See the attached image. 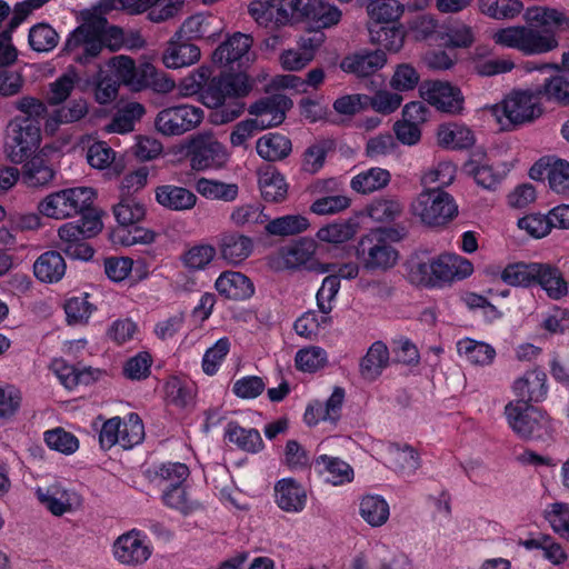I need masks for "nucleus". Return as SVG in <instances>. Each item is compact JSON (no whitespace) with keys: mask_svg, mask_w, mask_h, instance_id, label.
Segmentation results:
<instances>
[{"mask_svg":"<svg viewBox=\"0 0 569 569\" xmlns=\"http://www.w3.org/2000/svg\"><path fill=\"white\" fill-rule=\"evenodd\" d=\"M523 20L525 24L496 30L492 41L525 56H536L553 51L559 47L558 34L569 33V11L533 6L526 9Z\"/></svg>","mask_w":569,"mask_h":569,"instance_id":"obj_1","label":"nucleus"},{"mask_svg":"<svg viewBox=\"0 0 569 569\" xmlns=\"http://www.w3.org/2000/svg\"><path fill=\"white\" fill-rule=\"evenodd\" d=\"M251 89L252 83L246 73H221L200 89V97L204 106L217 109L212 113L213 122L222 124L240 117L244 109L243 102L233 100L226 104V99L244 97Z\"/></svg>","mask_w":569,"mask_h":569,"instance_id":"obj_2","label":"nucleus"},{"mask_svg":"<svg viewBox=\"0 0 569 569\" xmlns=\"http://www.w3.org/2000/svg\"><path fill=\"white\" fill-rule=\"evenodd\" d=\"M96 192L91 188H69L57 192H52L44 197L38 203V211L40 214L62 220L81 216V220H84L86 216L90 213H99L94 207Z\"/></svg>","mask_w":569,"mask_h":569,"instance_id":"obj_3","label":"nucleus"},{"mask_svg":"<svg viewBox=\"0 0 569 569\" xmlns=\"http://www.w3.org/2000/svg\"><path fill=\"white\" fill-rule=\"evenodd\" d=\"M107 19L101 14H90L69 36L63 51L72 54L73 60L80 64H88L99 57L104 48L106 41L101 39Z\"/></svg>","mask_w":569,"mask_h":569,"instance_id":"obj_4","label":"nucleus"},{"mask_svg":"<svg viewBox=\"0 0 569 569\" xmlns=\"http://www.w3.org/2000/svg\"><path fill=\"white\" fill-rule=\"evenodd\" d=\"M102 229L100 213L86 216L80 223H64L58 229L57 248L71 259L89 260L94 250L86 239L97 234Z\"/></svg>","mask_w":569,"mask_h":569,"instance_id":"obj_5","label":"nucleus"},{"mask_svg":"<svg viewBox=\"0 0 569 569\" xmlns=\"http://www.w3.org/2000/svg\"><path fill=\"white\" fill-rule=\"evenodd\" d=\"M410 212L422 223L439 227L451 221L458 208L448 192L440 188H428L411 202Z\"/></svg>","mask_w":569,"mask_h":569,"instance_id":"obj_6","label":"nucleus"},{"mask_svg":"<svg viewBox=\"0 0 569 569\" xmlns=\"http://www.w3.org/2000/svg\"><path fill=\"white\" fill-rule=\"evenodd\" d=\"M512 430L522 439H542L549 435L548 416L531 405L510 402L505 409Z\"/></svg>","mask_w":569,"mask_h":569,"instance_id":"obj_7","label":"nucleus"},{"mask_svg":"<svg viewBox=\"0 0 569 569\" xmlns=\"http://www.w3.org/2000/svg\"><path fill=\"white\" fill-rule=\"evenodd\" d=\"M40 140L39 126L29 118L9 122L6 132L4 150L11 162L22 163L37 148Z\"/></svg>","mask_w":569,"mask_h":569,"instance_id":"obj_8","label":"nucleus"},{"mask_svg":"<svg viewBox=\"0 0 569 569\" xmlns=\"http://www.w3.org/2000/svg\"><path fill=\"white\" fill-rule=\"evenodd\" d=\"M358 258L368 271H388L399 259L398 250L381 238L379 232H369L363 236L357 248Z\"/></svg>","mask_w":569,"mask_h":569,"instance_id":"obj_9","label":"nucleus"},{"mask_svg":"<svg viewBox=\"0 0 569 569\" xmlns=\"http://www.w3.org/2000/svg\"><path fill=\"white\" fill-rule=\"evenodd\" d=\"M187 158L196 171L221 168L228 160L224 147L210 132L191 137L187 144Z\"/></svg>","mask_w":569,"mask_h":569,"instance_id":"obj_10","label":"nucleus"},{"mask_svg":"<svg viewBox=\"0 0 569 569\" xmlns=\"http://www.w3.org/2000/svg\"><path fill=\"white\" fill-rule=\"evenodd\" d=\"M203 119L200 108L181 104L162 109L156 117L154 127L166 137L181 136L197 128Z\"/></svg>","mask_w":569,"mask_h":569,"instance_id":"obj_11","label":"nucleus"},{"mask_svg":"<svg viewBox=\"0 0 569 569\" xmlns=\"http://www.w3.org/2000/svg\"><path fill=\"white\" fill-rule=\"evenodd\" d=\"M537 93V88L515 91L502 101L503 114L510 123L531 122L542 114L541 98Z\"/></svg>","mask_w":569,"mask_h":569,"instance_id":"obj_12","label":"nucleus"},{"mask_svg":"<svg viewBox=\"0 0 569 569\" xmlns=\"http://www.w3.org/2000/svg\"><path fill=\"white\" fill-rule=\"evenodd\" d=\"M421 97L437 110L459 114L463 110L465 98L458 87L440 80L425 81L420 86Z\"/></svg>","mask_w":569,"mask_h":569,"instance_id":"obj_13","label":"nucleus"},{"mask_svg":"<svg viewBox=\"0 0 569 569\" xmlns=\"http://www.w3.org/2000/svg\"><path fill=\"white\" fill-rule=\"evenodd\" d=\"M290 98L282 93L263 97L252 103L248 111L256 116L253 119L260 129H267L281 124L286 119V112L292 108Z\"/></svg>","mask_w":569,"mask_h":569,"instance_id":"obj_14","label":"nucleus"},{"mask_svg":"<svg viewBox=\"0 0 569 569\" xmlns=\"http://www.w3.org/2000/svg\"><path fill=\"white\" fill-rule=\"evenodd\" d=\"M107 66L112 72L111 78L113 80L136 91H139V84L142 83V78L150 76L151 72L148 62L136 66L132 58L122 54L112 57Z\"/></svg>","mask_w":569,"mask_h":569,"instance_id":"obj_15","label":"nucleus"},{"mask_svg":"<svg viewBox=\"0 0 569 569\" xmlns=\"http://www.w3.org/2000/svg\"><path fill=\"white\" fill-rule=\"evenodd\" d=\"M317 252V243L315 240L303 238L292 246L282 250V258L287 268H298L307 266L309 270L319 272L330 271V264H321L313 259Z\"/></svg>","mask_w":569,"mask_h":569,"instance_id":"obj_16","label":"nucleus"},{"mask_svg":"<svg viewBox=\"0 0 569 569\" xmlns=\"http://www.w3.org/2000/svg\"><path fill=\"white\" fill-rule=\"evenodd\" d=\"M386 63V54L381 50L362 51L343 58L340 63L345 72L357 77H369Z\"/></svg>","mask_w":569,"mask_h":569,"instance_id":"obj_17","label":"nucleus"},{"mask_svg":"<svg viewBox=\"0 0 569 569\" xmlns=\"http://www.w3.org/2000/svg\"><path fill=\"white\" fill-rule=\"evenodd\" d=\"M200 59V49L184 39L173 36L162 54L167 68L178 69L196 63Z\"/></svg>","mask_w":569,"mask_h":569,"instance_id":"obj_18","label":"nucleus"},{"mask_svg":"<svg viewBox=\"0 0 569 569\" xmlns=\"http://www.w3.org/2000/svg\"><path fill=\"white\" fill-rule=\"evenodd\" d=\"M252 43L250 34L236 32L213 51L212 61L219 66H228L247 54Z\"/></svg>","mask_w":569,"mask_h":569,"instance_id":"obj_19","label":"nucleus"},{"mask_svg":"<svg viewBox=\"0 0 569 569\" xmlns=\"http://www.w3.org/2000/svg\"><path fill=\"white\" fill-rule=\"evenodd\" d=\"M216 289L221 296L233 300H243L253 295L251 280L241 272L226 271L216 281Z\"/></svg>","mask_w":569,"mask_h":569,"instance_id":"obj_20","label":"nucleus"},{"mask_svg":"<svg viewBox=\"0 0 569 569\" xmlns=\"http://www.w3.org/2000/svg\"><path fill=\"white\" fill-rule=\"evenodd\" d=\"M158 203L169 210L184 211L197 203V196L189 189L173 184H163L156 189Z\"/></svg>","mask_w":569,"mask_h":569,"instance_id":"obj_21","label":"nucleus"},{"mask_svg":"<svg viewBox=\"0 0 569 569\" xmlns=\"http://www.w3.org/2000/svg\"><path fill=\"white\" fill-rule=\"evenodd\" d=\"M407 0H357L359 7L365 8L368 17L377 23L395 22L405 12Z\"/></svg>","mask_w":569,"mask_h":569,"instance_id":"obj_22","label":"nucleus"},{"mask_svg":"<svg viewBox=\"0 0 569 569\" xmlns=\"http://www.w3.org/2000/svg\"><path fill=\"white\" fill-rule=\"evenodd\" d=\"M114 556L124 565H137L146 561L150 552L136 533L129 532L114 542Z\"/></svg>","mask_w":569,"mask_h":569,"instance_id":"obj_23","label":"nucleus"},{"mask_svg":"<svg viewBox=\"0 0 569 569\" xmlns=\"http://www.w3.org/2000/svg\"><path fill=\"white\" fill-rule=\"evenodd\" d=\"M221 257L237 264L246 260L252 251V240L237 232L223 233L219 240Z\"/></svg>","mask_w":569,"mask_h":569,"instance_id":"obj_24","label":"nucleus"},{"mask_svg":"<svg viewBox=\"0 0 569 569\" xmlns=\"http://www.w3.org/2000/svg\"><path fill=\"white\" fill-rule=\"evenodd\" d=\"M67 264L58 251L42 253L33 264V272L37 279L46 283L58 282L66 273Z\"/></svg>","mask_w":569,"mask_h":569,"instance_id":"obj_25","label":"nucleus"},{"mask_svg":"<svg viewBox=\"0 0 569 569\" xmlns=\"http://www.w3.org/2000/svg\"><path fill=\"white\" fill-rule=\"evenodd\" d=\"M54 176L51 164L42 156H34L22 166L21 181L29 188H38L49 184Z\"/></svg>","mask_w":569,"mask_h":569,"instance_id":"obj_26","label":"nucleus"},{"mask_svg":"<svg viewBox=\"0 0 569 569\" xmlns=\"http://www.w3.org/2000/svg\"><path fill=\"white\" fill-rule=\"evenodd\" d=\"M546 373L538 370L528 371L519 378L513 386L517 402L529 405L531 401H538L546 392Z\"/></svg>","mask_w":569,"mask_h":569,"instance_id":"obj_27","label":"nucleus"},{"mask_svg":"<svg viewBox=\"0 0 569 569\" xmlns=\"http://www.w3.org/2000/svg\"><path fill=\"white\" fill-rule=\"evenodd\" d=\"M535 283H539L552 299H560L568 293V284L561 271L549 263H537Z\"/></svg>","mask_w":569,"mask_h":569,"instance_id":"obj_28","label":"nucleus"},{"mask_svg":"<svg viewBox=\"0 0 569 569\" xmlns=\"http://www.w3.org/2000/svg\"><path fill=\"white\" fill-rule=\"evenodd\" d=\"M306 490L292 479L280 480L276 486V501L288 512H298L303 509Z\"/></svg>","mask_w":569,"mask_h":569,"instance_id":"obj_29","label":"nucleus"},{"mask_svg":"<svg viewBox=\"0 0 569 569\" xmlns=\"http://www.w3.org/2000/svg\"><path fill=\"white\" fill-rule=\"evenodd\" d=\"M438 143L445 148L467 149L475 144L473 132L458 123L440 124L437 131Z\"/></svg>","mask_w":569,"mask_h":569,"instance_id":"obj_30","label":"nucleus"},{"mask_svg":"<svg viewBox=\"0 0 569 569\" xmlns=\"http://www.w3.org/2000/svg\"><path fill=\"white\" fill-rule=\"evenodd\" d=\"M389 363V351L381 341L371 345L360 362V373L365 380L373 381L387 368Z\"/></svg>","mask_w":569,"mask_h":569,"instance_id":"obj_31","label":"nucleus"},{"mask_svg":"<svg viewBox=\"0 0 569 569\" xmlns=\"http://www.w3.org/2000/svg\"><path fill=\"white\" fill-rule=\"evenodd\" d=\"M291 141L279 133H269L257 141L258 154L268 161H279L287 158L291 152Z\"/></svg>","mask_w":569,"mask_h":569,"instance_id":"obj_32","label":"nucleus"},{"mask_svg":"<svg viewBox=\"0 0 569 569\" xmlns=\"http://www.w3.org/2000/svg\"><path fill=\"white\" fill-rule=\"evenodd\" d=\"M478 10L495 20H512L523 10L520 0H478Z\"/></svg>","mask_w":569,"mask_h":569,"instance_id":"obj_33","label":"nucleus"},{"mask_svg":"<svg viewBox=\"0 0 569 569\" xmlns=\"http://www.w3.org/2000/svg\"><path fill=\"white\" fill-rule=\"evenodd\" d=\"M37 495L54 516H62L72 509L71 495L58 483L49 486L46 490L39 488Z\"/></svg>","mask_w":569,"mask_h":569,"instance_id":"obj_34","label":"nucleus"},{"mask_svg":"<svg viewBox=\"0 0 569 569\" xmlns=\"http://www.w3.org/2000/svg\"><path fill=\"white\" fill-rule=\"evenodd\" d=\"M146 109L139 102H129L119 109L106 129L109 132L127 133L133 130L134 122L140 120Z\"/></svg>","mask_w":569,"mask_h":569,"instance_id":"obj_35","label":"nucleus"},{"mask_svg":"<svg viewBox=\"0 0 569 569\" xmlns=\"http://www.w3.org/2000/svg\"><path fill=\"white\" fill-rule=\"evenodd\" d=\"M391 179L388 170L382 168H371L360 172L351 180V188L359 193H370L385 188Z\"/></svg>","mask_w":569,"mask_h":569,"instance_id":"obj_36","label":"nucleus"},{"mask_svg":"<svg viewBox=\"0 0 569 569\" xmlns=\"http://www.w3.org/2000/svg\"><path fill=\"white\" fill-rule=\"evenodd\" d=\"M113 214L121 228L130 227L143 219L144 206L132 196H121L113 207Z\"/></svg>","mask_w":569,"mask_h":569,"instance_id":"obj_37","label":"nucleus"},{"mask_svg":"<svg viewBox=\"0 0 569 569\" xmlns=\"http://www.w3.org/2000/svg\"><path fill=\"white\" fill-rule=\"evenodd\" d=\"M226 437L241 450L257 452L263 446L262 438L256 429H244L234 422L228 425Z\"/></svg>","mask_w":569,"mask_h":569,"instance_id":"obj_38","label":"nucleus"},{"mask_svg":"<svg viewBox=\"0 0 569 569\" xmlns=\"http://www.w3.org/2000/svg\"><path fill=\"white\" fill-rule=\"evenodd\" d=\"M197 191L207 199L231 202L238 197L236 183H224L218 180L201 178L197 182Z\"/></svg>","mask_w":569,"mask_h":569,"instance_id":"obj_39","label":"nucleus"},{"mask_svg":"<svg viewBox=\"0 0 569 569\" xmlns=\"http://www.w3.org/2000/svg\"><path fill=\"white\" fill-rule=\"evenodd\" d=\"M458 352L473 365L487 366L492 362L496 350L488 343L472 339H463L458 342Z\"/></svg>","mask_w":569,"mask_h":569,"instance_id":"obj_40","label":"nucleus"},{"mask_svg":"<svg viewBox=\"0 0 569 569\" xmlns=\"http://www.w3.org/2000/svg\"><path fill=\"white\" fill-rule=\"evenodd\" d=\"M537 262H515L501 272V280L512 287H530L535 283Z\"/></svg>","mask_w":569,"mask_h":569,"instance_id":"obj_41","label":"nucleus"},{"mask_svg":"<svg viewBox=\"0 0 569 569\" xmlns=\"http://www.w3.org/2000/svg\"><path fill=\"white\" fill-rule=\"evenodd\" d=\"M403 211V206L395 198H380L368 207L369 217L380 223L396 221Z\"/></svg>","mask_w":569,"mask_h":569,"instance_id":"obj_42","label":"nucleus"},{"mask_svg":"<svg viewBox=\"0 0 569 569\" xmlns=\"http://www.w3.org/2000/svg\"><path fill=\"white\" fill-rule=\"evenodd\" d=\"M261 196L266 201L279 202L287 196L284 178L277 171H264L259 178Z\"/></svg>","mask_w":569,"mask_h":569,"instance_id":"obj_43","label":"nucleus"},{"mask_svg":"<svg viewBox=\"0 0 569 569\" xmlns=\"http://www.w3.org/2000/svg\"><path fill=\"white\" fill-rule=\"evenodd\" d=\"M540 98L545 97L549 101L569 104V80L563 74H557L547 79L543 86L537 87Z\"/></svg>","mask_w":569,"mask_h":569,"instance_id":"obj_44","label":"nucleus"},{"mask_svg":"<svg viewBox=\"0 0 569 569\" xmlns=\"http://www.w3.org/2000/svg\"><path fill=\"white\" fill-rule=\"evenodd\" d=\"M360 512L369 525L378 527L388 520L389 506L379 497L368 496L360 503Z\"/></svg>","mask_w":569,"mask_h":569,"instance_id":"obj_45","label":"nucleus"},{"mask_svg":"<svg viewBox=\"0 0 569 569\" xmlns=\"http://www.w3.org/2000/svg\"><path fill=\"white\" fill-rule=\"evenodd\" d=\"M59 36L48 23L33 26L29 31V43L34 51L48 52L58 44Z\"/></svg>","mask_w":569,"mask_h":569,"instance_id":"obj_46","label":"nucleus"},{"mask_svg":"<svg viewBox=\"0 0 569 569\" xmlns=\"http://www.w3.org/2000/svg\"><path fill=\"white\" fill-rule=\"evenodd\" d=\"M308 220L302 216H284L271 220L266 226V231L274 236H291L305 231Z\"/></svg>","mask_w":569,"mask_h":569,"instance_id":"obj_47","label":"nucleus"},{"mask_svg":"<svg viewBox=\"0 0 569 569\" xmlns=\"http://www.w3.org/2000/svg\"><path fill=\"white\" fill-rule=\"evenodd\" d=\"M80 80L78 74L70 70L69 72L59 77L54 82L50 84L48 91V103L51 106H58L66 101L71 94L74 84Z\"/></svg>","mask_w":569,"mask_h":569,"instance_id":"obj_48","label":"nucleus"},{"mask_svg":"<svg viewBox=\"0 0 569 569\" xmlns=\"http://www.w3.org/2000/svg\"><path fill=\"white\" fill-rule=\"evenodd\" d=\"M547 179L550 188L559 194L569 193V162L556 159L547 164Z\"/></svg>","mask_w":569,"mask_h":569,"instance_id":"obj_49","label":"nucleus"},{"mask_svg":"<svg viewBox=\"0 0 569 569\" xmlns=\"http://www.w3.org/2000/svg\"><path fill=\"white\" fill-rule=\"evenodd\" d=\"M358 224L351 221H342L321 228L317 236L321 241L342 243L352 239L357 233Z\"/></svg>","mask_w":569,"mask_h":569,"instance_id":"obj_50","label":"nucleus"},{"mask_svg":"<svg viewBox=\"0 0 569 569\" xmlns=\"http://www.w3.org/2000/svg\"><path fill=\"white\" fill-rule=\"evenodd\" d=\"M463 169L485 189H493L500 181V176L486 162L482 163L476 159H470L465 163Z\"/></svg>","mask_w":569,"mask_h":569,"instance_id":"obj_51","label":"nucleus"},{"mask_svg":"<svg viewBox=\"0 0 569 569\" xmlns=\"http://www.w3.org/2000/svg\"><path fill=\"white\" fill-rule=\"evenodd\" d=\"M296 367L303 372H316L327 363V353L320 347L301 349L296 355Z\"/></svg>","mask_w":569,"mask_h":569,"instance_id":"obj_52","label":"nucleus"},{"mask_svg":"<svg viewBox=\"0 0 569 569\" xmlns=\"http://www.w3.org/2000/svg\"><path fill=\"white\" fill-rule=\"evenodd\" d=\"M144 438V427L142 420L137 413H131L128 421L121 423L119 433V445L129 449L140 443Z\"/></svg>","mask_w":569,"mask_h":569,"instance_id":"obj_53","label":"nucleus"},{"mask_svg":"<svg viewBox=\"0 0 569 569\" xmlns=\"http://www.w3.org/2000/svg\"><path fill=\"white\" fill-rule=\"evenodd\" d=\"M317 466H323V469L331 475L329 479L333 485H340L345 481H351L353 478L352 468L339 458L320 456L316 460Z\"/></svg>","mask_w":569,"mask_h":569,"instance_id":"obj_54","label":"nucleus"},{"mask_svg":"<svg viewBox=\"0 0 569 569\" xmlns=\"http://www.w3.org/2000/svg\"><path fill=\"white\" fill-rule=\"evenodd\" d=\"M130 229L118 228L113 231V238L116 241L120 242L123 246H133V244H150L156 239V232L138 227L136 224L130 226Z\"/></svg>","mask_w":569,"mask_h":569,"instance_id":"obj_55","label":"nucleus"},{"mask_svg":"<svg viewBox=\"0 0 569 569\" xmlns=\"http://www.w3.org/2000/svg\"><path fill=\"white\" fill-rule=\"evenodd\" d=\"M371 39L385 49L398 52L405 41V33L396 27H379L378 30L370 29Z\"/></svg>","mask_w":569,"mask_h":569,"instance_id":"obj_56","label":"nucleus"},{"mask_svg":"<svg viewBox=\"0 0 569 569\" xmlns=\"http://www.w3.org/2000/svg\"><path fill=\"white\" fill-rule=\"evenodd\" d=\"M456 174V168L449 162L439 163L433 170H430L421 178V183L428 188H440L443 190L445 187L449 186Z\"/></svg>","mask_w":569,"mask_h":569,"instance_id":"obj_57","label":"nucleus"},{"mask_svg":"<svg viewBox=\"0 0 569 569\" xmlns=\"http://www.w3.org/2000/svg\"><path fill=\"white\" fill-rule=\"evenodd\" d=\"M402 102V97L397 92L379 90L373 96H368L367 108L371 107L375 111L389 114L396 111Z\"/></svg>","mask_w":569,"mask_h":569,"instance_id":"obj_58","label":"nucleus"},{"mask_svg":"<svg viewBox=\"0 0 569 569\" xmlns=\"http://www.w3.org/2000/svg\"><path fill=\"white\" fill-rule=\"evenodd\" d=\"M545 518L552 530L561 538L569 540V506L566 503H553L551 510L547 511Z\"/></svg>","mask_w":569,"mask_h":569,"instance_id":"obj_59","label":"nucleus"},{"mask_svg":"<svg viewBox=\"0 0 569 569\" xmlns=\"http://www.w3.org/2000/svg\"><path fill=\"white\" fill-rule=\"evenodd\" d=\"M64 311L69 325L86 322L92 311V305L88 301V295L69 299L64 305Z\"/></svg>","mask_w":569,"mask_h":569,"instance_id":"obj_60","label":"nucleus"},{"mask_svg":"<svg viewBox=\"0 0 569 569\" xmlns=\"http://www.w3.org/2000/svg\"><path fill=\"white\" fill-rule=\"evenodd\" d=\"M420 76L411 64H399L390 80L391 87L397 91H408L416 88Z\"/></svg>","mask_w":569,"mask_h":569,"instance_id":"obj_61","label":"nucleus"},{"mask_svg":"<svg viewBox=\"0 0 569 569\" xmlns=\"http://www.w3.org/2000/svg\"><path fill=\"white\" fill-rule=\"evenodd\" d=\"M47 445L62 453H72L78 449V439L69 432L58 428L44 433Z\"/></svg>","mask_w":569,"mask_h":569,"instance_id":"obj_62","label":"nucleus"},{"mask_svg":"<svg viewBox=\"0 0 569 569\" xmlns=\"http://www.w3.org/2000/svg\"><path fill=\"white\" fill-rule=\"evenodd\" d=\"M216 256L214 247L210 244L194 246L183 256L186 267L194 270L203 269Z\"/></svg>","mask_w":569,"mask_h":569,"instance_id":"obj_63","label":"nucleus"},{"mask_svg":"<svg viewBox=\"0 0 569 569\" xmlns=\"http://www.w3.org/2000/svg\"><path fill=\"white\" fill-rule=\"evenodd\" d=\"M351 200L341 194L326 196L317 199L310 210L317 214H335L350 206Z\"/></svg>","mask_w":569,"mask_h":569,"instance_id":"obj_64","label":"nucleus"}]
</instances>
